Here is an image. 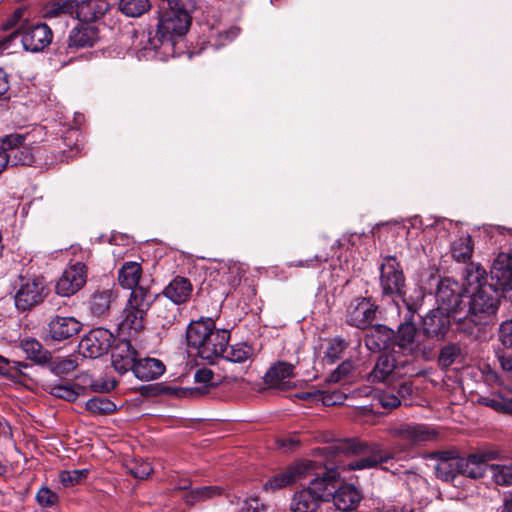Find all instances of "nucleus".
Returning <instances> with one entry per match:
<instances>
[{"label": "nucleus", "instance_id": "f257e3e1", "mask_svg": "<svg viewBox=\"0 0 512 512\" xmlns=\"http://www.w3.org/2000/svg\"><path fill=\"white\" fill-rule=\"evenodd\" d=\"M346 450L342 445H330L319 449L321 468L319 474H312L309 478V486L297 491L291 500L292 512H316L320 504L331 499L334 488L338 486L340 479L339 469L363 470L374 468L391 459L388 452L375 448L371 454L350 460L345 463L342 460V452Z\"/></svg>", "mask_w": 512, "mask_h": 512}, {"label": "nucleus", "instance_id": "f03ea898", "mask_svg": "<svg viewBox=\"0 0 512 512\" xmlns=\"http://www.w3.org/2000/svg\"><path fill=\"white\" fill-rule=\"evenodd\" d=\"M465 294L470 297L468 309L463 312L459 331L476 338L479 326L487 324L495 316L502 294L487 282V272L479 264L470 263L464 272Z\"/></svg>", "mask_w": 512, "mask_h": 512}, {"label": "nucleus", "instance_id": "7ed1b4c3", "mask_svg": "<svg viewBox=\"0 0 512 512\" xmlns=\"http://www.w3.org/2000/svg\"><path fill=\"white\" fill-rule=\"evenodd\" d=\"M185 9H174L165 12L160 16L155 37L142 34L146 38L147 45L144 50H157L165 43L173 44L176 37L185 35L190 27V12L194 9V3L184 2Z\"/></svg>", "mask_w": 512, "mask_h": 512}, {"label": "nucleus", "instance_id": "20e7f679", "mask_svg": "<svg viewBox=\"0 0 512 512\" xmlns=\"http://www.w3.org/2000/svg\"><path fill=\"white\" fill-rule=\"evenodd\" d=\"M153 301L154 296L148 287H138L131 292L122 312L119 330L129 336L136 335L143 330L147 311Z\"/></svg>", "mask_w": 512, "mask_h": 512}, {"label": "nucleus", "instance_id": "39448f33", "mask_svg": "<svg viewBox=\"0 0 512 512\" xmlns=\"http://www.w3.org/2000/svg\"><path fill=\"white\" fill-rule=\"evenodd\" d=\"M19 38L26 51L41 52L51 44L53 32L46 23L22 25L0 40V52H9Z\"/></svg>", "mask_w": 512, "mask_h": 512}, {"label": "nucleus", "instance_id": "423d86ee", "mask_svg": "<svg viewBox=\"0 0 512 512\" xmlns=\"http://www.w3.org/2000/svg\"><path fill=\"white\" fill-rule=\"evenodd\" d=\"M463 293H465V287L463 288L452 278L445 277L438 282L436 290L437 308L450 313L458 327L462 320L461 314L465 312L466 307L462 301Z\"/></svg>", "mask_w": 512, "mask_h": 512}, {"label": "nucleus", "instance_id": "0eeeda50", "mask_svg": "<svg viewBox=\"0 0 512 512\" xmlns=\"http://www.w3.org/2000/svg\"><path fill=\"white\" fill-rule=\"evenodd\" d=\"M28 135L10 134L0 140V149L3 150L8 165L31 166L36 163V155L40 153V148L35 150L27 144Z\"/></svg>", "mask_w": 512, "mask_h": 512}, {"label": "nucleus", "instance_id": "6e6552de", "mask_svg": "<svg viewBox=\"0 0 512 512\" xmlns=\"http://www.w3.org/2000/svg\"><path fill=\"white\" fill-rule=\"evenodd\" d=\"M43 277H20L19 287L15 294V306L19 311H29L40 305L48 296Z\"/></svg>", "mask_w": 512, "mask_h": 512}, {"label": "nucleus", "instance_id": "1a4fd4ad", "mask_svg": "<svg viewBox=\"0 0 512 512\" xmlns=\"http://www.w3.org/2000/svg\"><path fill=\"white\" fill-rule=\"evenodd\" d=\"M379 281L383 296L402 297L405 294V276L395 256L382 258Z\"/></svg>", "mask_w": 512, "mask_h": 512}, {"label": "nucleus", "instance_id": "9d476101", "mask_svg": "<svg viewBox=\"0 0 512 512\" xmlns=\"http://www.w3.org/2000/svg\"><path fill=\"white\" fill-rule=\"evenodd\" d=\"M318 468H321V460H303L297 462L284 471L275 474L264 484L266 490L282 489L296 481L306 479L312 474H319Z\"/></svg>", "mask_w": 512, "mask_h": 512}, {"label": "nucleus", "instance_id": "9b49d317", "mask_svg": "<svg viewBox=\"0 0 512 512\" xmlns=\"http://www.w3.org/2000/svg\"><path fill=\"white\" fill-rule=\"evenodd\" d=\"M378 305L370 297H356L345 311V322L351 327L366 330L376 319Z\"/></svg>", "mask_w": 512, "mask_h": 512}, {"label": "nucleus", "instance_id": "f8f14e48", "mask_svg": "<svg viewBox=\"0 0 512 512\" xmlns=\"http://www.w3.org/2000/svg\"><path fill=\"white\" fill-rule=\"evenodd\" d=\"M113 334L105 328L92 329L79 342V352L86 358H98L112 347Z\"/></svg>", "mask_w": 512, "mask_h": 512}, {"label": "nucleus", "instance_id": "ddd939ff", "mask_svg": "<svg viewBox=\"0 0 512 512\" xmlns=\"http://www.w3.org/2000/svg\"><path fill=\"white\" fill-rule=\"evenodd\" d=\"M87 281V267L82 262L69 265L59 277L55 291L62 297H70L83 288Z\"/></svg>", "mask_w": 512, "mask_h": 512}, {"label": "nucleus", "instance_id": "4468645a", "mask_svg": "<svg viewBox=\"0 0 512 512\" xmlns=\"http://www.w3.org/2000/svg\"><path fill=\"white\" fill-rule=\"evenodd\" d=\"M391 435L403 441L407 447L437 438V432L425 424H401L391 430Z\"/></svg>", "mask_w": 512, "mask_h": 512}, {"label": "nucleus", "instance_id": "2eb2a0df", "mask_svg": "<svg viewBox=\"0 0 512 512\" xmlns=\"http://www.w3.org/2000/svg\"><path fill=\"white\" fill-rule=\"evenodd\" d=\"M216 329L215 322L212 318L202 317L196 321H192L186 331L188 347L199 357L201 350L205 347V343Z\"/></svg>", "mask_w": 512, "mask_h": 512}, {"label": "nucleus", "instance_id": "dca6fc26", "mask_svg": "<svg viewBox=\"0 0 512 512\" xmlns=\"http://www.w3.org/2000/svg\"><path fill=\"white\" fill-rule=\"evenodd\" d=\"M490 277L492 285L500 292L512 291V252L500 253L493 261Z\"/></svg>", "mask_w": 512, "mask_h": 512}, {"label": "nucleus", "instance_id": "f3484780", "mask_svg": "<svg viewBox=\"0 0 512 512\" xmlns=\"http://www.w3.org/2000/svg\"><path fill=\"white\" fill-rule=\"evenodd\" d=\"M82 323L75 317L55 315L47 324L46 333L53 341H64L76 336L82 329Z\"/></svg>", "mask_w": 512, "mask_h": 512}, {"label": "nucleus", "instance_id": "a211bd4d", "mask_svg": "<svg viewBox=\"0 0 512 512\" xmlns=\"http://www.w3.org/2000/svg\"><path fill=\"white\" fill-rule=\"evenodd\" d=\"M429 459L436 460L435 473L443 481H453L460 475L461 457L453 451H438L430 453Z\"/></svg>", "mask_w": 512, "mask_h": 512}, {"label": "nucleus", "instance_id": "6ab92c4d", "mask_svg": "<svg viewBox=\"0 0 512 512\" xmlns=\"http://www.w3.org/2000/svg\"><path fill=\"white\" fill-rule=\"evenodd\" d=\"M112 365L119 374H125L134 369L138 358V351L130 340L121 339L112 348Z\"/></svg>", "mask_w": 512, "mask_h": 512}, {"label": "nucleus", "instance_id": "aec40b11", "mask_svg": "<svg viewBox=\"0 0 512 512\" xmlns=\"http://www.w3.org/2000/svg\"><path fill=\"white\" fill-rule=\"evenodd\" d=\"M364 336L366 348L371 352H380L394 346L395 331L384 324H376L367 328Z\"/></svg>", "mask_w": 512, "mask_h": 512}, {"label": "nucleus", "instance_id": "412c9836", "mask_svg": "<svg viewBox=\"0 0 512 512\" xmlns=\"http://www.w3.org/2000/svg\"><path fill=\"white\" fill-rule=\"evenodd\" d=\"M450 317L452 315L441 309L430 310L422 321V329L426 336L442 339L450 329Z\"/></svg>", "mask_w": 512, "mask_h": 512}, {"label": "nucleus", "instance_id": "4be33fe9", "mask_svg": "<svg viewBox=\"0 0 512 512\" xmlns=\"http://www.w3.org/2000/svg\"><path fill=\"white\" fill-rule=\"evenodd\" d=\"M495 452H485L481 454H472L468 457H461V471L460 475L467 476L469 478L477 479L488 474V463L490 460L496 458Z\"/></svg>", "mask_w": 512, "mask_h": 512}, {"label": "nucleus", "instance_id": "5701e85b", "mask_svg": "<svg viewBox=\"0 0 512 512\" xmlns=\"http://www.w3.org/2000/svg\"><path fill=\"white\" fill-rule=\"evenodd\" d=\"M99 40L98 28L90 23L80 22L69 33L68 49L78 50L92 47Z\"/></svg>", "mask_w": 512, "mask_h": 512}, {"label": "nucleus", "instance_id": "b1692460", "mask_svg": "<svg viewBox=\"0 0 512 512\" xmlns=\"http://www.w3.org/2000/svg\"><path fill=\"white\" fill-rule=\"evenodd\" d=\"M407 308L409 318H407L404 323L400 324L398 331L395 332L394 345H397L402 352L414 355L417 352V346L415 344L417 329L411 321V318L416 312V309L409 304H407Z\"/></svg>", "mask_w": 512, "mask_h": 512}, {"label": "nucleus", "instance_id": "393cba45", "mask_svg": "<svg viewBox=\"0 0 512 512\" xmlns=\"http://www.w3.org/2000/svg\"><path fill=\"white\" fill-rule=\"evenodd\" d=\"M294 365L286 361L274 363L264 376L265 383L277 390H288L294 376Z\"/></svg>", "mask_w": 512, "mask_h": 512}, {"label": "nucleus", "instance_id": "a878e982", "mask_svg": "<svg viewBox=\"0 0 512 512\" xmlns=\"http://www.w3.org/2000/svg\"><path fill=\"white\" fill-rule=\"evenodd\" d=\"M230 340V331L227 329H216L210 338L205 343V347L201 350L199 357L206 360L208 363L213 364L221 358L225 347Z\"/></svg>", "mask_w": 512, "mask_h": 512}, {"label": "nucleus", "instance_id": "bb28decb", "mask_svg": "<svg viewBox=\"0 0 512 512\" xmlns=\"http://www.w3.org/2000/svg\"><path fill=\"white\" fill-rule=\"evenodd\" d=\"M108 9L106 0H76L74 17L82 23H90L101 18Z\"/></svg>", "mask_w": 512, "mask_h": 512}, {"label": "nucleus", "instance_id": "cd10ccee", "mask_svg": "<svg viewBox=\"0 0 512 512\" xmlns=\"http://www.w3.org/2000/svg\"><path fill=\"white\" fill-rule=\"evenodd\" d=\"M479 403L497 412L512 414V388L500 385L491 395L480 397Z\"/></svg>", "mask_w": 512, "mask_h": 512}, {"label": "nucleus", "instance_id": "c85d7f7f", "mask_svg": "<svg viewBox=\"0 0 512 512\" xmlns=\"http://www.w3.org/2000/svg\"><path fill=\"white\" fill-rule=\"evenodd\" d=\"M336 488L337 486L334 488L331 498L338 510L345 512L357 508L361 500V494L355 486L346 484L341 485L338 489Z\"/></svg>", "mask_w": 512, "mask_h": 512}, {"label": "nucleus", "instance_id": "c756f323", "mask_svg": "<svg viewBox=\"0 0 512 512\" xmlns=\"http://www.w3.org/2000/svg\"><path fill=\"white\" fill-rule=\"evenodd\" d=\"M165 372V365L156 358H137L133 373L141 381H151L159 378Z\"/></svg>", "mask_w": 512, "mask_h": 512}, {"label": "nucleus", "instance_id": "7c9ffc66", "mask_svg": "<svg viewBox=\"0 0 512 512\" xmlns=\"http://www.w3.org/2000/svg\"><path fill=\"white\" fill-rule=\"evenodd\" d=\"M193 291V286L188 278L176 276L163 290V294L174 304H182L188 301Z\"/></svg>", "mask_w": 512, "mask_h": 512}, {"label": "nucleus", "instance_id": "2f4dec72", "mask_svg": "<svg viewBox=\"0 0 512 512\" xmlns=\"http://www.w3.org/2000/svg\"><path fill=\"white\" fill-rule=\"evenodd\" d=\"M141 274L142 268L139 263L133 261L125 262L118 273L119 284L123 288L134 292L138 287H145L140 283Z\"/></svg>", "mask_w": 512, "mask_h": 512}, {"label": "nucleus", "instance_id": "473e14b6", "mask_svg": "<svg viewBox=\"0 0 512 512\" xmlns=\"http://www.w3.org/2000/svg\"><path fill=\"white\" fill-rule=\"evenodd\" d=\"M46 390L53 396L74 402L80 395L84 394L85 387L70 382H50L47 384Z\"/></svg>", "mask_w": 512, "mask_h": 512}, {"label": "nucleus", "instance_id": "72a5a7b5", "mask_svg": "<svg viewBox=\"0 0 512 512\" xmlns=\"http://www.w3.org/2000/svg\"><path fill=\"white\" fill-rule=\"evenodd\" d=\"M397 367L398 363L395 356L390 353H384L378 357L369 378L372 382H383L388 379Z\"/></svg>", "mask_w": 512, "mask_h": 512}, {"label": "nucleus", "instance_id": "f704fd0d", "mask_svg": "<svg viewBox=\"0 0 512 512\" xmlns=\"http://www.w3.org/2000/svg\"><path fill=\"white\" fill-rule=\"evenodd\" d=\"M80 133L76 129L69 130L58 143V147L62 148L59 154L60 162H68L75 158L81 152V146L78 144Z\"/></svg>", "mask_w": 512, "mask_h": 512}, {"label": "nucleus", "instance_id": "c9c22d12", "mask_svg": "<svg viewBox=\"0 0 512 512\" xmlns=\"http://www.w3.org/2000/svg\"><path fill=\"white\" fill-rule=\"evenodd\" d=\"M20 347L27 358L37 364H46L51 360V353L35 338L23 339Z\"/></svg>", "mask_w": 512, "mask_h": 512}, {"label": "nucleus", "instance_id": "e433bc0d", "mask_svg": "<svg viewBox=\"0 0 512 512\" xmlns=\"http://www.w3.org/2000/svg\"><path fill=\"white\" fill-rule=\"evenodd\" d=\"M113 292L110 289L94 292L89 301V308L93 315L103 316L109 309L112 302Z\"/></svg>", "mask_w": 512, "mask_h": 512}, {"label": "nucleus", "instance_id": "4c0bfd02", "mask_svg": "<svg viewBox=\"0 0 512 512\" xmlns=\"http://www.w3.org/2000/svg\"><path fill=\"white\" fill-rule=\"evenodd\" d=\"M253 355L252 346L246 343H238L232 346H226L221 358L232 363H244L251 359Z\"/></svg>", "mask_w": 512, "mask_h": 512}, {"label": "nucleus", "instance_id": "58836bf2", "mask_svg": "<svg viewBox=\"0 0 512 512\" xmlns=\"http://www.w3.org/2000/svg\"><path fill=\"white\" fill-rule=\"evenodd\" d=\"M76 0H52L44 10L46 18H56L61 15H71L74 17Z\"/></svg>", "mask_w": 512, "mask_h": 512}, {"label": "nucleus", "instance_id": "ea45409f", "mask_svg": "<svg viewBox=\"0 0 512 512\" xmlns=\"http://www.w3.org/2000/svg\"><path fill=\"white\" fill-rule=\"evenodd\" d=\"M473 253V242L469 235L462 236L455 240L451 247L452 257L457 262H467Z\"/></svg>", "mask_w": 512, "mask_h": 512}, {"label": "nucleus", "instance_id": "a19ab883", "mask_svg": "<svg viewBox=\"0 0 512 512\" xmlns=\"http://www.w3.org/2000/svg\"><path fill=\"white\" fill-rule=\"evenodd\" d=\"M222 489L218 486H203L195 488L189 491L184 496V501L188 505H194L197 502L210 499L212 497L220 495Z\"/></svg>", "mask_w": 512, "mask_h": 512}, {"label": "nucleus", "instance_id": "79ce46f5", "mask_svg": "<svg viewBox=\"0 0 512 512\" xmlns=\"http://www.w3.org/2000/svg\"><path fill=\"white\" fill-rule=\"evenodd\" d=\"M85 408L93 415H106L115 412L117 406L110 399L97 396L89 399Z\"/></svg>", "mask_w": 512, "mask_h": 512}, {"label": "nucleus", "instance_id": "37998d69", "mask_svg": "<svg viewBox=\"0 0 512 512\" xmlns=\"http://www.w3.org/2000/svg\"><path fill=\"white\" fill-rule=\"evenodd\" d=\"M488 474L499 485H512V463L490 464Z\"/></svg>", "mask_w": 512, "mask_h": 512}, {"label": "nucleus", "instance_id": "c03bdc74", "mask_svg": "<svg viewBox=\"0 0 512 512\" xmlns=\"http://www.w3.org/2000/svg\"><path fill=\"white\" fill-rule=\"evenodd\" d=\"M150 8L149 0H120V11L129 17H139Z\"/></svg>", "mask_w": 512, "mask_h": 512}, {"label": "nucleus", "instance_id": "a18cd8bd", "mask_svg": "<svg viewBox=\"0 0 512 512\" xmlns=\"http://www.w3.org/2000/svg\"><path fill=\"white\" fill-rule=\"evenodd\" d=\"M239 35V28L230 27L225 30H219L210 35L209 42L216 49L231 43Z\"/></svg>", "mask_w": 512, "mask_h": 512}, {"label": "nucleus", "instance_id": "49530a36", "mask_svg": "<svg viewBox=\"0 0 512 512\" xmlns=\"http://www.w3.org/2000/svg\"><path fill=\"white\" fill-rule=\"evenodd\" d=\"M461 349L457 344H448L440 350L438 362L442 367L451 366L460 356Z\"/></svg>", "mask_w": 512, "mask_h": 512}, {"label": "nucleus", "instance_id": "de8ad7c7", "mask_svg": "<svg viewBox=\"0 0 512 512\" xmlns=\"http://www.w3.org/2000/svg\"><path fill=\"white\" fill-rule=\"evenodd\" d=\"M37 503L43 508H50L59 502V496L47 486L41 487L36 494Z\"/></svg>", "mask_w": 512, "mask_h": 512}, {"label": "nucleus", "instance_id": "09e8293b", "mask_svg": "<svg viewBox=\"0 0 512 512\" xmlns=\"http://www.w3.org/2000/svg\"><path fill=\"white\" fill-rule=\"evenodd\" d=\"M87 475V470H72L61 471L59 474V481L64 487H72L78 484Z\"/></svg>", "mask_w": 512, "mask_h": 512}, {"label": "nucleus", "instance_id": "8fccbe9b", "mask_svg": "<svg viewBox=\"0 0 512 512\" xmlns=\"http://www.w3.org/2000/svg\"><path fill=\"white\" fill-rule=\"evenodd\" d=\"M379 403L383 408L394 409L400 406L401 400L396 393L391 390H383L378 395Z\"/></svg>", "mask_w": 512, "mask_h": 512}, {"label": "nucleus", "instance_id": "3c124183", "mask_svg": "<svg viewBox=\"0 0 512 512\" xmlns=\"http://www.w3.org/2000/svg\"><path fill=\"white\" fill-rule=\"evenodd\" d=\"M242 280L240 268L237 265L228 267L222 274V281L230 286L231 289L237 287Z\"/></svg>", "mask_w": 512, "mask_h": 512}, {"label": "nucleus", "instance_id": "603ef678", "mask_svg": "<svg viewBox=\"0 0 512 512\" xmlns=\"http://www.w3.org/2000/svg\"><path fill=\"white\" fill-rule=\"evenodd\" d=\"M78 366L76 359L64 358L54 363L53 372L57 375H64L72 372Z\"/></svg>", "mask_w": 512, "mask_h": 512}, {"label": "nucleus", "instance_id": "864d4df0", "mask_svg": "<svg viewBox=\"0 0 512 512\" xmlns=\"http://www.w3.org/2000/svg\"><path fill=\"white\" fill-rule=\"evenodd\" d=\"M346 396L340 391L325 392L322 391L320 402L324 406H334L341 404L345 400Z\"/></svg>", "mask_w": 512, "mask_h": 512}, {"label": "nucleus", "instance_id": "5fc2aeb1", "mask_svg": "<svg viewBox=\"0 0 512 512\" xmlns=\"http://www.w3.org/2000/svg\"><path fill=\"white\" fill-rule=\"evenodd\" d=\"M129 469L130 473L138 479H146L153 471L149 462H135Z\"/></svg>", "mask_w": 512, "mask_h": 512}, {"label": "nucleus", "instance_id": "6e6d98bb", "mask_svg": "<svg viewBox=\"0 0 512 512\" xmlns=\"http://www.w3.org/2000/svg\"><path fill=\"white\" fill-rule=\"evenodd\" d=\"M346 348H347V343L345 340H343L339 337L334 338L333 340H331V342L329 344V347L327 350V355L329 357L333 358L334 360L338 359Z\"/></svg>", "mask_w": 512, "mask_h": 512}, {"label": "nucleus", "instance_id": "4d7b16f0", "mask_svg": "<svg viewBox=\"0 0 512 512\" xmlns=\"http://www.w3.org/2000/svg\"><path fill=\"white\" fill-rule=\"evenodd\" d=\"M499 339L505 347L512 348V320L505 321L500 325Z\"/></svg>", "mask_w": 512, "mask_h": 512}, {"label": "nucleus", "instance_id": "13d9d810", "mask_svg": "<svg viewBox=\"0 0 512 512\" xmlns=\"http://www.w3.org/2000/svg\"><path fill=\"white\" fill-rule=\"evenodd\" d=\"M352 365L349 362H343L340 364L330 375L329 381L333 383H337L341 381L343 378L348 376L351 372Z\"/></svg>", "mask_w": 512, "mask_h": 512}, {"label": "nucleus", "instance_id": "bf43d9fd", "mask_svg": "<svg viewBox=\"0 0 512 512\" xmlns=\"http://www.w3.org/2000/svg\"><path fill=\"white\" fill-rule=\"evenodd\" d=\"M214 373L208 368L198 369L194 374V380L196 383L203 384L205 387L213 385Z\"/></svg>", "mask_w": 512, "mask_h": 512}, {"label": "nucleus", "instance_id": "052dcab7", "mask_svg": "<svg viewBox=\"0 0 512 512\" xmlns=\"http://www.w3.org/2000/svg\"><path fill=\"white\" fill-rule=\"evenodd\" d=\"M117 386L116 380H106V381H92L90 384V388L94 392H109L113 390Z\"/></svg>", "mask_w": 512, "mask_h": 512}, {"label": "nucleus", "instance_id": "680f3d73", "mask_svg": "<svg viewBox=\"0 0 512 512\" xmlns=\"http://www.w3.org/2000/svg\"><path fill=\"white\" fill-rule=\"evenodd\" d=\"M263 510V505L257 498H252L245 501L242 512H260Z\"/></svg>", "mask_w": 512, "mask_h": 512}, {"label": "nucleus", "instance_id": "e2e57ef3", "mask_svg": "<svg viewBox=\"0 0 512 512\" xmlns=\"http://www.w3.org/2000/svg\"><path fill=\"white\" fill-rule=\"evenodd\" d=\"M413 393V386L410 382H402L399 384L397 388V396H399V399H406L410 397Z\"/></svg>", "mask_w": 512, "mask_h": 512}, {"label": "nucleus", "instance_id": "0e129e2a", "mask_svg": "<svg viewBox=\"0 0 512 512\" xmlns=\"http://www.w3.org/2000/svg\"><path fill=\"white\" fill-rule=\"evenodd\" d=\"M299 444V439L295 436H289L277 440V445L281 448L293 449Z\"/></svg>", "mask_w": 512, "mask_h": 512}, {"label": "nucleus", "instance_id": "69168bd1", "mask_svg": "<svg viewBox=\"0 0 512 512\" xmlns=\"http://www.w3.org/2000/svg\"><path fill=\"white\" fill-rule=\"evenodd\" d=\"M10 87L8 74L0 68V99L8 92Z\"/></svg>", "mask_w": 512, "mask_h": 512}, {"label": "nucleus", "instance_id": "338daca9", "mask_svg": "<svg viewBox=\"0 0 512 512\" xmlns=\"http://www.w3.org/2000/svg\"><path fill=\"white\" fill-rule=\"evenodd\" d=\"M297 396L302 400L320 402V398L322 396V390H315L312 392H301Z\"/></svg>", "mask_w": 512, "mask_h": 512}, {"label": "nucleus", "instance_id": "774afa93", "mask_svg": "<svg viewBox=\"0 0 512 512\" xmlns=\"http://www.w3.org/2000/svg\"><path fill=\"white\" fill-rule=\"evenodd\" d=\"M23 11L21 9H17L12 17L3 25L4 30L12 29L22 18Z\"/></svg>", "mask_w": 512, "mask_h": 512}]
</instances>
